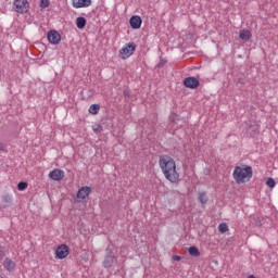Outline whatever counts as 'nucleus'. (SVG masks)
Wrapping results in <instances>:
<instances>
[{
	"instance_id": "nucleus-18",
	"label": "nucleus",
	"mask_w": 278,
	"mask_h": 278,
	"mask_svg": "<svg viewBox=\"0 0 278 278\" xmlns=\"http://www.w3.org/2000/svg\"><path fill=\"white\" fill-rule=\"evenodd\" d=\"M218 231H220V233H227V231H229V226L225 223H222L218 225Z\"/></svg>"
},
{
	"instance_id": "nucleus-9",
	"label": "nucleus",
	"mask_w": 278,
	"mask_h": 278,
	"mask_svg": "<svg viewBox=\"0 0 278 278\" xmlns=\"http://www.w3.org/2000/svg\"><path fill=\"white\" fill-rule=\"evenodd\" d=\"M49 177L53 181H62V179H64V170L54 169V170L50 172Z\"/></svg>"
},
{
	"instance_id": "nucleus-24",
	"label": "nucleus",
	"mask_w": 278,
	"mask_h": 278,
	"mask_svg": "<svg viewBox=\"0 0 278 278\" xmlns=\"http://www.w3.org/2000/svg\"><path fill=\"white\" fill-rule=\"evenodd\" d=\"M49 3H50L49 0H41L40 1V8H43V9L49 8Z\"/></svg>"
},
{
	"instance_id": "nucleus-13",
	"label": "nucleus",
	"mask_w": 278,
	"mask_h": 278,
	"mask_svg": "<svg viewBox=\"0 0 278 278\" xmlns=\"http://www.w3.org/2000/svg\"><path fill=\"white\" fill-rule=\"evenodd\" d=\"M3 266L9 271H12V270H14V268H16V264L14 263V261H12L10 258H5Z\"/></svg>"
},
{
	"instance_id": "nucleus-11",
	"label": "nucleus",
	"mask_w": 278,
	"mask_h": 278,
	"mask_svg": "<svg viewBox=\"0 0 278 278\" xmlns=\"http://www.w3.org/2000/svg\"><path fill=\"white\" fill-rule=\"evenodd\" d=\"M129 23L132 29H140L142 27V18L138 15L130 17Z\"/></svg>"
},
{
	"instance_id": "nucleus-27",
	"label": "nucleus",
	"mask_w": 278,
	"mask_h": 278,
	"mask_svg": "<svg viewBox=\"0 0 278 278\" xmlns=\"http://www.w3.org/2000/svg\"><path fill=\"white\" fill-rule=\"evenodd\" d=\"M174 260H175L176 262H181V256H174Z\"/></svg>"
},
{
	"instance_id": "nucleus-16",
	"label": "nucleus",
	"mask_w": 278,
	"mask_h": 278,
	"mask_svg": "<svg viewBox=\"0 0 278 278\" xmlns=\"http://www.w3.org/2000/svg\"><path fill=\"white\" fill-rule=\"evenodd\" d=\"M189 255H191V257H199L201 255V252H199V249L197 247H190Z\"/></svg>"
},
{
	"instance_id": "nucleus-8",
	"label": "nucleus",
	"mask_w": 278,
	"mask_h": 278,
	"mask_svg": "<svg viewBox=\"0 0 278 278\" xmlns=\"http://www.w3.org/2000/svg\"><path fill=\"white\" fill-rule=\"evenodd\" d=\"M184 86H186V88H190L191 90H194L199 88V79L194 77H187L184 79Z\"/></svg>"
},
{
	"instance_id": "nucleus-12",
	"label": "nucleus",
	"mask_w": 278,
	"mask_h": 278,
	"mask_svg": "<svg viewBox=\"0 0 278 278\" xmlns=\"http://www.w3.org/2000/svg\"><path fill=\"white\" fill-rule=\"evenodd\" d=\"M253 35L251 34V30L249 29H242L239 33L240 40H243V42H249V39L252 38Z\"/></svg>"
},
{
	"instance_id": "nucleus-17",
	"label": "nucleus",
	"mask_w": 278,
	"mask_h": 278,
	"mask_svg": "<svg viewBox=\"0 0 278 278\" xmlns=\"http://www.w3.org/2000/svg\"><path fill=\"white\" fill-rule=\"evenodd\" d=\"M112 264H114V256H108L103 262L104 268H112Z\"/></svg>"
},
{
	"instance_id": "nucleus-15",
	"label": "nucleus",
	"mask_w": 278,
	"mask_h": 278,
	"mask_svg": "<svg viewBox=\"0 0 278 278\" xmlns=\"http://www.w3.org/2000/svg\"><path fill=\"white\" fill-rule=\"evenodd\" d=\"M76 26L78 29H84V27H86V17H77L76 18Z\"/></svg>"
},
{
	"instance_id": "nucleus-26",
	"label": "nucleus",
	"mask_w": 278,
	"mask_h": 278,
	"mask_svg": "<svg viewBox=\"0 0 278 278\" xmlns=\"http://www.w3.org/2000/svg\"><path fill=\"white\" fill-rule=\"evenodd\" d=\"M92 129L96 134H99V131H101V126L100 125L93 126Z\"/></svg>"
},
{
	"instance_id": "nucleus-22",
	"label": "nucleus",
	"mask_w": 278,
	"mask_h": 278,
	"mask_svg": "<svg viewBox=\"0 0 278 278\" xmlns=\"http://www.w3.org/2000/svg\"><path fill=\"white\" fill-rule=\"evenodd\" d=\"M266 186L268 188H275V186H277V182L275 181V178H267Z\"/></svg>"
},
{
	"instance_id": "nucleus-10",
	"label": "nucleus",
	"mask_w": 278,
	"mask_h": 278,
	"mask_svg": "<svg viewBox=\"0 0 278 278\" xmlns=\"http://www.w3.org/2000/svg\"><path fill=\"white\" fill-rule=\"evenodd\" d=\"M90 192H92V189L90 187H81L77 192V199H88V197H90Z\"/></svg>"
},
{
	"instance_id": "nucleus-21",
	"label": "nucleus",
	"mask_w": 278,
	"mask_h": 278,
	"mask_svg": "<svg viewBox=\"0 0 278 278\" xmlns=\"http://www.w3.org/2000/svg\"><path fill=\"white\" fill-rule=\"evenodd\" d=\"M169 121L170 123H179V121H181V117H179L177 113H170Z\"/></svg>"
},
{
	"instance_id": "nucleus-5",
	"label": "nucleus",
	"mask_w": 278,
	"mask_h": 278,
	"mask_svg": "<svg viewBox=\"0 0 278 278\" xmlns=\"http://www.w3.org/2000/svg\"><path fill=\"white\" fill-rule=\"evenodd\" d=\"M62 40V36L60 35V33H58V30H50L48 33V42H50V45H58L59 42H61Z\"/></svg>"
},
{
	"instance_id": "nucleus-23",
	"label": "nucleus",
	"mask_w": 278,
	"mask_h": 278,
	"mask_svg": "<svg viewBox=\"0 0 278 278\" xmlns=\"http://www.w3.org/2000/svg\"><path fill=\"white\" fill-rule=\"evenodd\" d=\"M27 182H23V181H21V182H18L17 184V189L21 191V192H23V190H27Z\"/></svg>"
},
{
	"instance_id": "nucleus-19",
	"label": "nucleus",
	"mask_w": 278,
	"mask_h": 278,
	"mask_svg": "<svg viewBox=\"0 0 278 278\" xmlns=\"http://www.w3.org/2000/svg\"><path fill=\"white\" fill-rule=\"evenodd\" d=\"M99 104H92L89 106V114H99Z\"/></svg>"
},
{
	"instance_id": "nucleus-3",
	"label": "nucleus",
	"mask_w": 278,
	"mask_h": 278,
	"mask_svg": "<svg viewBox=\"0 0 278 278\" xmlns=\"http://www.w3.org/2000/svg\"><path fill=\"white\" fill-rule=\"evenodd\" d=\"M13 10H15V12H17V14H27V12H29V1L14 0Z\"/></svg>"
},
{
	"instance_id": "nucleus-2",
	"label": "nucleus",
	"mask_w": 278,
	"mask_h": 278,
	"mask_svg": "<svg viewBox=\"0 0 278 278\" xmlns=\"http://www.w3.org/2000/svg\"><path fill=\"white\" fill-rule=\"evenodd\" d=\"M232 177L236 184H247L253 179V167L248 165L236 166Z\"/></svg>"
},
{
	"instance_id": "nucleus-14",
	"label": "nucleus",
	"mask_w": 278,
	"mask_h": 278,
	"mask_svg": "<svg viewBox=\"0 0 278 278\" xmlns=\"http://www.w3.org/2000/svg\"><path fill=\"white\" fill-rule=\"evenodd\" d=\"M249 129L252 131L251 136H257V134H260V124L254 122Z\"/></svg>"
},
{
	"instance_id": "nucleus-28",
	"label": "nucleus",
	"mask_w": 278,
	"mask_h": 278,
	"mask_svg": "<svg viewBox=\"0 0 278 278\" xmlns=\"http://www.w3.org/2000/svg\"><path fill=\"white\" fill-rule=\"evenodd\" d=\"M3 149H4V146L2 142H0V151H3Z\"/></svg>"
},
{
	"instance_id": "nucleus-20",
	"label": "nucleus",
	"mask_w": 278,
	"mask_h": 278,
	"mask_svg": "<svg viewBox=\"0 0 278 278\" xmlns=\"http://www.w3.org/2000/svg\"><path fill=\"white\" fill-rule=\"evenodd\" d=\"M199 201L202 203V205H205V203H207V194L205 192H200Z\"/></svg>"
},
{
	"instance_id": "nucleus-25",
	"label": "nucleus",
	"mask_w": 278,
	"mask_h": 278,
	"mask_svg": "<svg viewBox=\"0 0 278 278\" xmlns=\"http://www.w3.org/2000/svg\"><path fill=\"white\" fill-rule=\"evenodd\" d=\"M3 257H5V250L0 248V260H3Z\"/></svg>"
},
{
	"instance_id": "nucleus-7",
	"label": "nucleus",
	"mask_w": 278,
	"mask_h": 278,
	"mask_svg": "<svg viewBox=\"0 0 278 278\" xmlns=\"http://www.w3.org/2000/svg\"><path fill=\"white\" fill-rule=\"evenodd\" d=\"M72 5L76 10L81 8H90L92 5V0H72Z\"/></svg>"
},
{
	"instance_id": "nucleus-6",
	"label": "nucleus",
	"mask_w": 278,
	"mask_h": 278,
	"mask_svg": "<svg viewBox=\"0 0 278 278\" xmlns=\"http://www.w3.org/2000/svg\"><path fill=\"white\" fill-rule=\"evenodd\" d=\"M55 255L58 260H64L68 257V247L66 244H62L56 248Z\"/></svg>"
},
{
	"instance_id": "nucleus-4",
	"label": "nucleus",
	"mask_w": 278,
	"mask_h": 278,
	"mask_svg": "<svg viewBox=\"0 0 278 278\" xmlns=\"http://www.w3.org/2000/svg\"><path fill=\"white\" fill-rule=\"evenodd\" d=\"M136 53V43L129 42L126 43L121 50H119V58L122 60H127L128 58H131V54Z\"/></svg>"
},
{
	"instance_id": "nucleus-1",
	"label": "nucleus",
	"mask_w": 278,
	"mask_h": 278,
	"mask_svg": "<svg viewBox=\"0 0 278 278\" xmlns=\"http://www.w3.org/2000/svg\"><path fill=\"white\" fill-rule=\"evenodd\" d=\"M159 166L169 184H179V172L177 170L175 159L170 155L163 154L159 159Z\"/></svg>"
},
{
	"instance_id": "nucleus-29",
	"label": "nucleus",
	"mask_w": 278,
	"mask_h": 278,
	"mask_svg": "<svg viewBox=\"0 0 278 278\" xmlns=\"http://www.w3.org/2000/svg\"><path fill=\"white\" fill-rule=\"evenodd\" d=\"M248 278H256L255 276H253V275H251V276H249Z\"/></svg>"
}]
</instances>
